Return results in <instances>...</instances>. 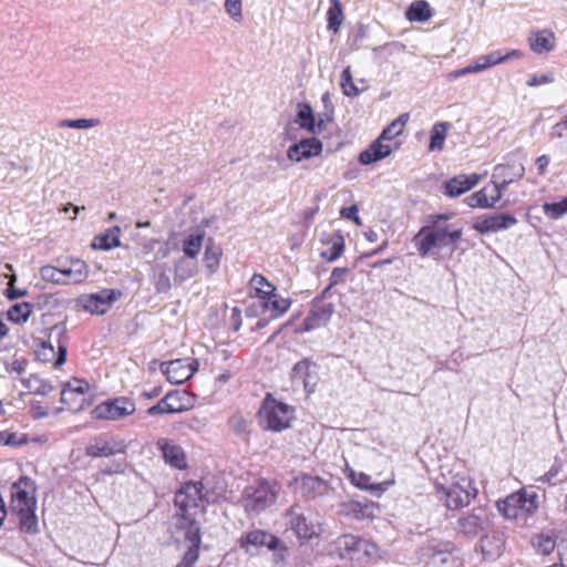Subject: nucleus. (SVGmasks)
I'll return each instance as SVG.
<instances>
[{
	"label": "nucleus",
	"instance_id": "f257e3e1",
	"mask_svg": "<svg viewBox=\"0 0 567 567\" xmlns=\"http://www.w3.org/2000/svg\"><path fill=\"white\" fill-rule=\"evenodd\" d=\"M446 214L429 216V224L413 237V244L420 256L441 260L451 257L462 238L463 228L449 223Z\"/></svg>",
	"mask_w": 567,
	"mask_h": 567
},
{
	"label": "nucleus",
	"instance_id": "f03ea898",
	"mask_svg": "<svg viewBox=\"0 0 567 567\" xmlns=\"http://www.w3.org/2000/svg\"><path fill=\"white\" fill-rule=\"evenodd\" d=\"M278 488L265 480L248 485L240 497V504L248 515H258L275 504Z\"/></svg>",
	"mask_w": 567,
	"mask_h": 567
},
{
	"label": "nucleus",
	"instance_id": "7ed1b4c3",
	"mask_svg": "<svg viewBox=\"0 0 567 567\" xmlns=\"http://www.w3.org/2000/svg\"><path fill=\"white\" fill-rule=\"evenodd\" d=\"M258 416L259 425L264 430L280 432L290 427L293 419V409L267 395L259 409Z\"/></svg>",
	"mask_w": 567,
	"mask_h": 567
},
{
	"label": "nucleus",
	"instance_id": "20e7f679",
	"mask_svg": "<svg viewBox=\"0 0 567 567\" xmlns=\"http://www.w3.org/2000/svg\"><path fill=\"white\" fill-rule=\"evenodd\" d=\"M12 488L10 509L18 515L20 528L27 533H37L38 517L35 515L37 501L34 495H30L27 489L20 488L18 484H13Z\"/></svg>",
	"mask_w": 567,
	"mask_h": 567
},
{
	"label": "nucleus",
	"instance_id": "39448f33",
	"mask_svg": "<svg viewBox=\"0 0 567 567\" xmlns=\"http://www.w3.org/2000/svg\"><path fill=\"white\" fill-rule=\"evenodd\" d=\"M436 496L449 509H458L467 506L472 497L476 496V488L472 487L468 478L462 477L456 483L449 486L440 483L435 484Z\"/></svg>",
	"mask_w": 567,
	"mask_h": 567
},
{
	"label": "nucleus",
	"instance_id": "423d86ee",
	"mask_svg": "<svg viewBox=\"0 0 567 567\" xmlns=\"http://www.w3.org/2000/svg\"><path fill=\"white\" fill-rule=\"evenodd\" d=\"M536 494L514 493L496 502V507L507 519H526L538 507Z\"/></svg>",
	"mask_w": 567,
	"mask_h": 567
},
{
	"label": "nucleus",
	"instance_id": "0eeeda50",
	"mask_svg": "<svg viewBox=\"0 0 567 567\" xmlns=\"http://www.w3.org/2000/svg\"><path fill=\"white\" fill-rule=\"evenodd\" d=\"M171 534L177 544H184L187 548L199 549L202 542L200 526L198 522L186 513L177 514L171 526Z\"/></svg>",
	"mask_w": 567,
	"mask_h": 567
},
{
	"label": "nucleus",
	"instance_id": "6e6552de",
	"mask_svg": "<svg viewBox=\"0 0 567 567\" xmlns=\"http://www.w3.org/2000/svg\"><path fill=\"white\" fill-rule=\"evenodd\" d=\"M287 526L299 539H311L317 535L316 525L310 522L299 503L292 504L285 513Z\"/></svg>",
	"mask_w": 567,
	"mask_h": 567
},
{
	"label": "nucleus",
	"instance_id": "1a4fd4ad",
	"mask_svg": "<svg viewBox=\"0 0 567 567\" xmlns=\"http://www.w3.org/2000/svg\"><path fill=\"white\" fill-rule=\"evenodd\" d=\"M135 409L132 400L121 396L99 404L93 410V415L96 419L120 420L133 414Z\"/></svg>",
	"mask_w": 567,
	"mask_h": 567
},
{
	"label": "nucleus",
	"instance_id": "9d476101",
	"mask_svg": "<svg viewBox=\"0 0 567 567\" xmlns=\"http://www.w3.org/2000/svg\"><path fill=\"white\" fill-rule=\"evenodd\" d=\"M280 539L265 530L255 529L241 536L239 544L246 553L254 555L261 547H267L270 550L277 549L280 545Z\"/></svg>",
	"mask_w": 567,
	"mask_h": 567
},
{
	"label": "nucleus",
	"instance_id": "9b49d317",
	"mask_svg": "<svg viewBox=\"0 0 567 567\" xmlns=\"http://www.w3.org/2000/svg\"><path fill=\"white\" fill-rule=\"evenodd\" d=\"M121 296L122 292L120 290L103 289L96 293L83 297L81 302L85 311L94 315H104Z\"/></svg>",
	"mask_w": 567,
	"mask_h": 567
},
{
	"label": "nucleus",
	"instance_id": "f8f14e48",
	"mask_svg": "<svg viewBox=\"0 0 567 567\" xmlns=\"http://www.w3.org/2000/svg\"><path fill=\"white\" fill-rule=\"evenodd\" d=\"M296 482L299 484L301 495L308 499L329 496L334 492L333 487L319 476L302 474Z\"/></svg>",
	"mask_w": 567,
	"mask_h": 567
},
{
	"label": "nucleus",
	"instance_id": "ddd939ff",
	"mask_svg": "<svg viewBox=\"0 0 567 567\" xmlns=\"http://www.w3.org/2000/svg\"><path fill=\"white\" fill-rule=\"evenodd\" d=\"M162 372L166 375L167 381L179 384L187 381L197 370L196 361L185 359H176L161 364Z\"/></svg>",
	"mask_w": 567,
	"mask_h": 567
},
{
	"label": "nucleus",
	"instance_id": "4468645a",
	"mask_svg": "<svg viewBox=\"0 0 567 567\" xmlns=\"http://www.w3.org/2000/svg\"><path fill=\"white\" fill-rule=\"evenodd\" d=\"M334 311V306L331 302H326L321 298L313 301L312 308L302 323V330L311 331L326 326Z\"/></svg>",
	"mask_w": 567,
	"mask_h": 567
},
{
	"label": "nucleus",
	"instance_id": "2eb2a0df",
	"mask_svg": "<svg viewBox=\"0 0 567 567\" xmlns=\"http://www.w3.org/2000/svg\"><path fill=\"white\" fill-rule=\"evenodd\" d=\"M488 523V514L485 508L476 507L470 514L460 517L458 530L464 536L473 538L484 530Z\"/></svg>",
	"mask_w": 567,
	"mask_h": 567
},
{
	"label": "nucleus",
	"instance_id": "dca6fc26",
	"mask_svg": "<svg viewBox=\"0 0 567 567\" xmlns=\"http://www.w3.org/2000/svg\"><path fill=\"white\" fill-rule=\"evenodd\" d=\"M517 224V218L509 214H494L480 218L473 228L480 234L496 233Z\"/></svg>",
	"mask_w": 567,
	"mask_h": 567
},
{
	"label": "nucleus",
	"instance_id": "f3484780",
	"mask_svg": "<svg viewBox=\"0 0 567 567\" xmlns=\"http://www.w3.org/2000/svg\"><path fill=\"white\" fill-rule=\"evenodd\" d=\"M203 485L198 482H189L175 495V505L179 507L182 513L188 512L189 508L198 507L203 499Z\"/></svg>",
	"mask_w": 567,
	"mask_h": 567
},
{
	"label": "nucleus",
	"instance_id": "a211bd4d",
	"mask_svg": "<svg viewBox=\"0 0 567 567\" xmlns=\"http://www.w3.org/2000/svg\"><path fill=\"white\" fill-rule=\"evenodd\" d=\"M336 547L340 553V557L353 558V556L359 551H364V554L370 555L369 548H373L368 540L362 539L359 536L346 534L336 540Z\"/></svg>",
	"mask_w": 567,
	"mask_h": 567
},
{
	"label": "nucleus",
	"instance_id": "6ab92c4d",
	"mask_svg": "<svg viewBox=\"0 0 567 567\" xmlns=\"http://www.w3.org/2000/svg\"><path fill=\"white\" fill-rule=\"evenodd\" d=\"M125 450L126 446L123 442L100 436L85 447V453L91 457H109L117 453H125Z\"/></svg>",
	"mask_w": 567,
	"mask_h": 567
},
{
	"label": "nucleus",
	"instance_id": "aec40b11",
	"mask_svg": "<svg viewBox=\"0 0 567 567\" xmlns=\"http://www.w3.org/2000/svg\"><path fill=\"white\" fill-rule=\"evenodd\" d=\"M156 446L162 452L165 463L178 470H184L186 467V455L181 445L168 439L162 437L157 440Z\"/></svg>",
	"mask_w": 567,
	"mask_h": 567
},
{
	"label": "nucleus",
	"instance_id": "412c9836",
	"mask_svg": "<svg viewBox=\"0 0 567 567\" xmlns=\"http://www.w3.org/2000/svg\"><path fill=\"white\" fill-rule=\"evenodd\" d=\"M322 151V144L316 137L303 138L298 143L289 146L287 157L292 162H301L302 159L317 156Z\"/></svg>",
	"mask_w": 567,
	"mask_h": 567
},
{
	"label": "nucleus",
	"instance_id": "4be33fe9",
	"mask_svg": "<svg viewBox=\"0 0 567 567\" xmlns=\"http://www.w3.org/2000/svg\"><path fill=\"white\" fill-rule=\"evenodd\" d=\"M478 182L480 176L477 174H472L470 176L458 175L444 184V194L449 197L460 196L474 187Z\"/></svg>",
	"mask_w": 567,
	"mask_h": 567
},
{
	"label": "nucleus",
	"instance_id": "5701e85b",
	"mask_svg": "<svg viewBox=\"0 0 567 567\" xmlns=\"http://www.w3.org/2000/svg\"><path fill=\"white\" fill-rule=\"evenodd\" d=\"M392 151L393 148L390 144H384L383 141L378 137L367 150L361 152L359 162L363 165H370L388 157Z\"/></svg>",
	"mask_w": 567,
	"mask_h": 567
},
{
	"label": "nucleus",
	"instance_id": "b1692460",
	"mask_svg": "<svg viewBox=\"0 0 567 567\" xmlns=\"http://www.w3.org/2000/svg\"><path fill=\"white\" fill-rule=\"evenodd\" d=\"M455 550V545L449 540H431L422 547V555L427 558L440 557L441 564H446L449 555Z\"/></svg>",
	"mask_w": 567,
	"mask_h": 567
},
{
	"label": "nucleus",
	"instance_id": "393cba45",
	"mask_svg": "<svg viewBox=\"0 0 567 567\" xmlns=\"http://www.w3.org/2000/svg\"><path fill=\"white\" fill-rule=\"evenodd\" d=\"M519 56H522V52L518 50H512L504 54L501 51H494L489 54L478 56L473 65H474V70L476 72H481V71H484L493 65L506 62L512 58H519Z\"/></svg>",
	"mask_w": 567,
	"mask_h": 567
},
{
	"label": "nucleus",
	"instance_id": "a878e982",
	"mask_svg": "<svg viewBox=\"0 0 567 567\" xmlns=\"http://www.w3.org/2000/svg\"><path fill=\"white\" fill-rule=\"evenodd\" d=\"M250 286L255 289L258 297L259 306L262 308L269 307V299L276 291L272 286L262 275L255 274L250 279Z\"/></svg>",
	"mask_w": 567,
	"mask_h": 567
},
{
	"label": "nucleus",
	"instance_id": "bb28decb",
	"mask_svg": "<svg viewBox=\"0 0 567 567\" xmlns=\"http://www.w3.org/2000/svg\"><path fill=\"white\" fill-rule=\"evenodd\" d=\"M555 37L549 30L532 32L528 42L530 49L538 54L549 52L554 49Z\"/></svg>",
	"mask_w": 567,
	"mask_h": 567
},
{
	"label": "nucleus",
	"instance_id": "cd10ccee",
	"mask_svg": "<svg viewBox=\"0 0 567 567\" xmlns=\"http://www.w3.org/2000/svg\"><path fill=\"white\" fill-rule=\"evenodd\" d=\"M62 274L65 284L82 282L89 274L87 265L81 259H71L68 265L62 267Z\"/></svg>",
	"mask_w": 567,
	"mask_h": 567
},
{
	"label": "nucleus",
	"instance_id": "c85d7f7f",
	"mask_svg": "<svg viewBox=\"0 0 567 567\" xmlns=\"http://www.w3.org/2000/svg\"><path fill=\"white\" fill-rule=\"evenodd\" d=\"M205 236V230L199 228L190 233L183 241L184 257L195 260L202 250Z\"/></svg>",
	"mask_w": 567,
	"mask_h": 567
},
{
	"label": "nucleus",
	"instance_id": "c756f323",
	"mask_svg": "<svg viewBox=\"0 0 567 567\" xmlns=\"http://www.w3.org/2000/svg\"><path fill=\"white\" fill-rule=\"evenodd\" d=\"M197 271V265L194 259L182 257L175 262L174 267V280L175 282H183L195 276Z\"/></svg>",
	"mask_w": 567,
	"mask_h": 567
},
{
	"label": "nucleus",
	"instance_id": "7c9ffc66",
	"mask_svg": "<svg viewBox=\"0 0 567 567\" xmlns=\"http://www.w3.org/2000/svg\"><path fill=\"white\" fill-rule=\"evenodd\" d=\"M121 229L118 226H114L109 229L105 234L99 235L94 238L92 246L102 250H110L121 245L120 241Z\"/></svg>",
	"mask_w": 567,
	"mask_h": 567
},
{
	"label": "nucleus",
	"instance_id": "2f4dec72",
	"mask_svg": "<svg viewBox=\"0 0 567 567\" xmlns=\"http://www.w3.org/2000/svg\"><path fill=\"white\" fill-rule=\"evenodd\" d=\"M525 168L522 164L518 165H496L493 172V179H504V182H514L524 176Z\"/></svg>",
	"mask_w": 567,
	"mask_h": 567
},
{
	"label": "nucleus",
	"instance_id": "473e14b6",
	"mask_svg": "<svg viewBox=\"0 0 567 567\" xmlns=\"http://www.w3.org/2000/svg\"><path fill=\"white\" fill-rule=\"evenodd\" d=\"M21 383L30 393L38 395H48L53 390V386L38 374H30L28 378L21 379Z\"/></svg>",
	"mask_w": 567,
	"mask_h": 567
},
{
	"label": "nucleus",
	"instance_id": "72a5a7b5",
	"mask_svg": "<svg viewBox=\"0 0 567 567\" xmlns=\"http://www.w3.org/2000/svg\"><path fill=\"white\" fill-rule=\"evenodd\" d=\"M165 396L174 408L173 413H181L193 406V399L186 391H171Z\"/></svg>",
	"mask_w": 567,
	"mask_h": 567
},
{
	"label": "nucleus",
	"instance_id": "f704fd0d",
	"mask_svg": "<svg viewBox=\"0 0 567 567\" xmlns=\"http://www.w3.org/2000/svg\"><path fill=\"white\" fill-rule=\"evenodd\" d=\"M89 390L86 382L75 380L74 383L69 382L61 391V402L63 404H71V396H79L81 402H84V395Z\"/></svg>",
	"mask_w": 567,
	"mask_h": 567
},
{
	"label": "nucleus",
	"instance_id": "c9c22d12",
	"mask_svg": "<svg viewBox=\"0 0 567 567\" xmlns=\"http://www.w3.org/2000/svg\"><path fill=\"white\" fill-rule=\"evenodd\" d=\"M221 249L214 244L212 238H209L205 248L204 262L210 275L218 270Z\"/></svg>",
	"mask_w": 567,
	"mask_h": 567
},
{
	"label": "nucleus",
	"instance_id": "e433bc0d",
	"mask_svg": "<svg viewBox=\"0 0 567 567\" xmlns=\"http://www.w3.org/2000/svg\"><path fill=\"white\" fill-rule=\"evenodd\" d=\"M405 17L410 21H426L431 17V9L429 3L424 0H417L412 2L405 12Z\"/></svg>",
	"mask_w": 567,
	"mask_h": 567
},
{
	"label": "nucleus",
	"instance_id": "4c0bfd02",
	"mask_svg": "<svg viewBox=\"0 0 567 567\" xmlns=\"http://www.w3.org/2000/svg\"><path fill=\"white\" fill-rule=\"evenodd\" d=\"M344 512L357 519L372 518L374 515V506L369 503L350 502L344 505Z\"/></svg>",
	"mask_w": 567,
	"mask_h": 567
},
{
	"label": "nucleus",
	"instance_id": "58836bf2",
	"mask_svg": "<svg viewBox=\"0 0 567 567\" xmlns=\"http://www.w3.org/2000/svg\"><path fill=\"white\" fill-rule=\"evenodd\" d=\"M450 124L446 122H439L433 125L430 136V151H442L444 141L447 135Z\"/></svg>",
	"mask_w": 567,
	"mask_h": 567
},
{
	"label": "nucleus",
	"instance_id": "ea45409f",
	"mask_svg": "<svg viewBox=\"0 0 567 567\" xmlns=\"http://www.w3.org/2000/svg\"><path fill=\"white\" fill-rule=\"evenodd\" d=\"M328 29L334 33L339 31V28L343 21V11L340 0H331V7L327 12Z\"/></svg>",
	"mask_w": 567,
	"mask_h": 567
},
{
	"label": "nucleus",
	"instance_id": "a19ab883",
	"mask_svg": "<svg viewBox=\"0 0 567 567\" xmlns=\"http://www.w3.org/2000/svg\"><path fill=\"white\" fill-rule=\"evenodd\" d=\"M7 315L10 321L14 323H23L31 315V305L29 302L16 303L10 307Z\"/></svg>",
	"mask_w": 567,
	"mask_h": 567
},
{
	"label": "nucleus",
	"instance_id": "79ce46f5",
	"mask_svg": "<svg viewBox=\"0 0 567 567\" xmlns=\"http://www.w3.org/2000/svg\"><path fill=\"white\" fill-rule=\"evenodd\" d=\"M310 362L308 360H301L297 362L291 370V380L293 383L302 384L306 389L308 388Z\"/></svg>",
	"mask_w": 567,
	"mask_h": 567
},
{
	"label": "nucleus",
	"instance_id": "37998d69",
	"mask_svg": "<svg viewBox=\"0 0 567 567\" xmlns=\"http://www.w3.org/2000/svg\"><path fill=\"white\" fill-rule=\"evenodd\" d=\"M489 187L485 186L478 192L466 197L465 202L470 207L493 208V202H488Z\"/></svg>",
	"mask_w": 567,
	"mask_h": 567
},
{
	"label": "nucleus",
	"instance_id": "c03bdc74",
	"mask_svg": "<svg viewBox=\"0 0 567 567\" xmlns=\"http://www.w3.org/2000/svg\"><path fill=\"white\" fill-rule=\"evenodd\" d=\"M344 248V239L343 236L337 234L331 239V247L321 252V256L328 261H334L340 257Z\"/></svg>",
	"mask_w": 567,
	"mask_h": 567
},
{
	"label": "nucleus",
	"instance_id": "a18cd8bd",
	"mask_svg": "<svg viewBox=\"0 0 567 567\" xmlns=\"http://www.w3.org/2000/svg\"><path fill=\"white\" fill-rule=\"evenodd\" d=\"M297 117L301 127L315 132L316 120L310 105L300 104Z\"/></svg>",
	"mask_w": 567,
	"mask_h": 567
},
{
	"label": "nucleus",
	"instance_id": "49530a36",
	"mask_svg": "<svg viewBox=\"0 0 567 567\" xmlns=\"http://www.w3.org/2000/svg\"><path fill=\"white\" fill-rule=\"evenodd\" d=\"M268 301H269V307L264 308V309L271 310V317H274V318L279 317V316L284 315L285 312H287L291 305L289 299L279 298L276 295V291L274 292V296H271Z\"/></svg>",
	"mask_w": 567,
	"mask_h": 567
},
{
	"label": "nucleus",
	"instance_id": "de8ad7c7",
	"mask_svg": "<svg viewBox=\"0 0 567 567\" xmlns=\"http://www.w3.org/2000/svg\"><path fill=\"white\" fill-rule=\"evenodd\" d=\"M349 478L359 488L378 491V492L383 491L381 488L380 484H371L370 483L371 477L364 473H355L354 471L351 470L350 474H349Z\"/></svg>",
	"mask_w": 567,
	"mask_h": 567
},
{
	"label": "nucleus",
	"instance_id": "09e8293b",
	"mask_svg": "<svg viewBox=\"0 0 567 567\" xmlns=\"http://www.w3.org/2000/svg\"><path fill=\"white\" fill-rule=\"evenodd\" d=\"M99 118H76V120H62L59 122V127L86 130L100 125Z\"/></svg>",
	"mask_w": 567,
	"mask_h": 567
},
{
	"label": "nucleus",
	"instance_id": "8fccbe9b",
	"mask_svg": "<svg viewBox=\"0 0 567 567\" xmlns=\"http://www.w3.org/2000/svg\"><path fill=\"white\" fill-rule=\"evenodd\" d=\"M545 215L551 219H558L567 213L566 198L558 203H545L543 206Z\"/></svg>",
	"mask_w": 567,
	"mask_h": 567
},
{
	"label": "nucleus",
	"instance_id": "3c124183",
	"mask_svg": "<svg viewBox=\"0 0 567 567\" xmlns=\"http://www.w3.org/2000/svg\"><path fill=\"white\" fill-rule=\"evenodd\" d=\"M341 87L343 94L347 96H357L359 94L358 87L354 85L350 66H347L341 74Z\"/></svg>",
	"mask_w": 567,
	"mask_h": 567
},
{
	"label": "nucleus",
	"instance_id": "603ef678",
	"mask_svg": "<svg viewBox=\"0 0 567 567\" xmlns=\"http://www.w3.org/2000/svg\"><path fill=\"white\" fill-rule=\"evenodd\" d=\"M154 286L157 293H167L171 290V278L165 269H159L155 274Z\"/></svg>",
	"mask_w": 567,
	"mask_h": 567
},
{
	"label": "nucleus",
	"instance_id": "864d4df0",
	"mask_svg": "<svg viewBox=\"0 0 567 567\" xmlns=\"http://www.w3.org/2000/svg\"><path fill=\"white\" fill-rule=\"evenodd\" d=\"M534 546L538 553L549 555L555 548V540L548 535L539 534L534 540Z\"/></svg>",
	"mask_w": 567,
	"mask_h": 567
},
{
	"label": "nucleus",
	"instance_id": "5fc2aeb1",
	"mask_svg": "<svg viewBox=\"0 0 567 567\" xmlns=\"http://www.w3.org/2000/svg\"><path fill=\"white\" fill-rule=\"evenodd\" d=\"M41 277L45 280H51L56 284H65V279L62 274V268H55L53 266H44L40 270Z\"/></svg>",
	"mask_w": 567,
	"mask_h": 567
},
{
	"label": "nucleus",
	"instance_id": "6e6d98bb",
	"mask_svg": "<svg viewBox=\"0 0 567 567\" xmlns=\"http://www.w3.org/2000/svg\"><path fill=\"white\" fill-rule=\"evenodd\" d=\"M37 358L42 362H50L54 358V347L49 341H41L35 350Z\"/></svg>",
	"mask_w": 567,
	"mask_h": 567
},
{
	"label": "nucleus",
	"instance_id": "4d7b16f0",
	"mask_svg": "<svg viewBox=\"0 0 567 567\" xmlns=\"http://www.w3.org/2000/svg\"><path fill=\"white\" fill-rule=\"evenodd\" d=\"M226 12L235 20L239 21L243 18V2L241 0H226Z\"/></svg>",
	"mask_w": 567,
	"mask_h": 567
},
{
	"label": "nucleus",
	"instance_id": "13d9d810",
	"mask_svg": "<svg viewBox=\"0 0 567 567\" xmlns=\"http://www.w3.org/2000/svg\"><path fill=\"white\" fill-rule=\"evenodd\" d=\"M563 468V462L559 458H555L554 464L544 475L536 478V482L540 483H550L553 478H555Z\"/></svg>",
	"mask_w": 567,
	"mask_h": 567
},
{
	"label": "nucleus",
	"instance_id": "bf43d9fd",
	"mask_svg": "<svg viewBox=\"0 0 567 567\" xmlns=\"http://www.w3.org/2000/svg\"><path fill=\"white\" fill-rule=\"evenodd\" d=\"M199 549L187 548L182 560L176 565V567H193L195 563L198 560Z\"/></svg>",
	"mask_w": 567,
	"mask_h": 567
},
{
	"label": "nucleus",
	"instance_id": "052dcab7",
	"mask_svg": "<svg viewBox=\"0 0 567 567\" xmlns=\"http://www.w3.org/2000/svg\"><path fill=\"white\" fill-rule=\"evenodd\" d=\"M173 411L174 408L168 403V401H166V396H164L157 404L148 408L147 413L150 415H156L163 413H173Z\"/></svg>",
	"mask_w": 567,
	"mask_h": 567
},
{
	"label": "nucleus",
	"instance_id": "680f3d73",
	"mask_svg": "<svg viewBox=\"0 0 567 567\" xmlns=\"http://www.w3.org/2000/svg\"><path fill=\"white\" fill-rule=\"evenodd\" d=\"M403 130L399 127L393 121L382 131L380 134V138L384 141H392L394 137L399 136Z\"/></svg>",
	"mask_w": 567,
	"mask_h": 567
},
{
	"label": "nucleus",
	"instance_id": "e2e57ef3",
	"mask_svg": "<svg viewBox=\"0 0 567 567\" xmlns=\"http://www.w3.org/2000/svg\"><path fill=\"white\" fill-rule=\"evenodd\" d=\"M349 274V268L337 267L331 271L329 282L330 287L337 286L344 280V277Z\"/></svg>",
	"mask_w": 567,
	"mask_h": 567
},
{
	"label": "nucleus",
	"instance_id": "0e129e2a",
	"mask_svg": "<svg viewBox=\"0 0 567 567\" xmlns=\"http://www.w3.org/2000/svg\"><path fill=\"white\" fill-rule=\"evenodd\" d=\"M358 210H359L358 206L352 205L349 207L341 208L340 215H341V217H343L346 219H350V220L354 221L357 225H361V219L358 215Z\"/></svg>",
	"mask_w": 567,
	"mask_h": 567
},
{
	"label": "nucleus",
	"instance_id": "69168bd1",
	"mask_svg": "<svg viewBox=\"0 0 567 567\" xmlns=\"http://www.w3.org/2000/svg\"><path fill=\"white\" fill-rule=\"evenodd\" d=\"M512 183L509 181L504 182V179H493L492 193H495L494 199H501L507 186Z\"/></svg>",
	"mask_w": 567,
	"mask_h": 567
},
{
	"label": "nucleus",
	"instance_id": "338daca9",
	"mask_svg": "<svg viewBox=\"0 0 567 567\" xmlns=\"http://www.w3.org/2000/svg\"><path fill=\"white\" fill-rule=\"evenodd\" d=\"M554 82V76L550 73H544V74H535L530 78V80L527 82L529 86H537L542 84H547Z\"/></svg>",
	"mask_w": 567,
	"mask_h": 567
},
{
	"label": "nucleus",
	"instance_id": "774afa93",
	"mask_svg": "<svg viewBox=\"0 0 567 567\" xmlns=\"http://www.w3.org/2000/svg\"><path fill=\"white\" fill-rule=\"evenodd\" d=\"M16 281V276L13 275L10 278L9 287L6 290V296L10 300L18 299L27 295V290H19L13 287V282Z\"/></svg>",
	"mask_w": 567,
	"mask_h": 567
}]
</instances>
